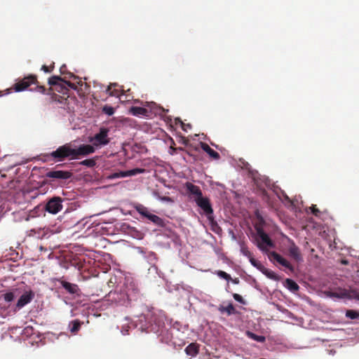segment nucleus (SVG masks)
<instances>
[{
    "instance_id": "f257e3e1",
    "label": "nucleus",
    "mask_w": 359,
    "mask_h": 359,
    "mask_svg": "<svg viewBox=\"0 0 359 359\" xmlns=\"http://www.w3.org/2000/svg\"><path fill=\"white\" fill-rule=\"evenodd\" d=\"M135 293L134 285L131 283H125L119 287H117L114 291H110L105 298L112 305L128 306Z\"/></svg>"
},
{
    "instance_id": "f03ea898",
    "label": "nucleus",
    "mask_w": 359,
    "mask_h": 359,
    "mask_svg": "<svg viewBox=\"0 0 359 359\" xmlns=\"http://www.w3.org/2000/svg\"><path fill=\"white\" fill-rule=\"evenodd\" d=\"M48 156L56 162L62 161L66 158L74 160V148L72 147L71 143H67L60 146L56 150L53 151Z\"/></svg>"
},
{
    "instance_id": "7ed1b4c3",
    "label": "nucleus",
    "mask_w": 359,
    "mask_h": 359,
    "mask_svg": "<svg viewBox=\"0 0 359 359\" xmlns=\"http://www.w3.org/2000/svg\"><path fill=\"white\" fill-rule=\"evenodd\" d=\"M109 131V129L107 128H100L99 133L90 137V142L96 147H101L108 144L110 142V139L108 137Z\"/></svg>"
},
{
    "instance_id": "20e7f679",
    "label": "nucleus",
    "mask_w": 359,
    "mask_h": 359,
    "mask_svg": "<svg viewBox=\"0 0 359 359\" xmlns=\"http://www.w3.org/2000/svg\"><path fill=\"white\" fill-rule=\"evenodd\" d=\"M196 205L203 211L208 219L213 220V209L212 208L210 199L203 196L199 198H194Z\"/></svg>"
},
{
    "instance_id": "39448f33",
    "label": "nucleus",
    "mask_w": 359,
    "mask_h": 359,
    "mask_svg": "<svg viewBox=\"0 0 359 359\" xmlns=\"http://www.w3.org/2000/svg\"><path fill=\"white\" fill-rule=\"evenodd\" d=\"M37 83L36 76L31 74L16 82L13 86V89L15 92H21L26 90L32 84Z\"/></svg>"
},
{
    "instance_id": "423d86ee",
    "label": "nucleus",
    "mask_w": 359,
    "mask_h": 359,
    "mask_svg": "<svg viewBox=\"0 0 359 359\" xmlns=\"http://www.w3.org/2000/svg\"><path fill=\"white\" fill-rule=\"evenodd\" d=\"M62 199L60 197L50 198L46 205V210L51 214H57L62 209Z\"/></svg>"
},
{
    "instance_id": "0eeeda50",
    "label": "nucleus",
    "mask_w": 359,
    "mask_h": 359,
    "mask_svg": "<svg viewBox=\"0 0 359 359\" xmlns=\"http://www.w3.org/2000/svg\"><path fill=\"white\" fill-rule=\"evenodd\" d=\"M257 233L259 238L258 241V248L262 250L265 249V247H273V243L268 234L264 232V231L259 228L257 229Z\"/></svg>"
},
{
    "instance_id": "6e6552de",
    "label": "nucleus",
    "mask_w": 359,
    "mask_h": 359,
    "mask_svg": "<svg viewBox=\"0 0 359 359\" xmlns=\"http://www.w3.org/2000/svg\"><path fill=\"white\" fill-rule=\"evenodd\" d=\"M95 151V146L93 144H81L79 147L74 148L75 159H78L80 156H86L93 154Z\"/></svg>"
},
{
    "instance_id": "1a4fd4ad",
    "label": "nucleus",
    "mask_w": 359,
    "mask_h": 359,
    "mask_svg": "<svg viewBox=\"0 0 359 359\" xmlns=\"http://www.w3.org/2000/svg\"><path fill=\"white\" fill-rule=\"evenodd\" d=\"M269 257L271 259H273L274 261L277 262L280 265L288 269L291 272H294V268L293 267V266L287 259H285L284 257H283L281 255H280L276 252H275V251L271 252L269 255Z\"/></svg>"
},
{
    "instance_id": "9d476101",
    "label": "nucleus",
    "mask_w": 359,
    "mask_h": 359,
    "mask_svg": "<svg viewBox=\"0 0 359 359\" xmlns=\"http://www.w3.org/2000/svg\"><path fill=\"white\" fill-rule=\"evenodd\" d=\"M72 176V172L68 170H50L46 172V177L48 178H55L57 180H68Z\"/></svg>"
},
{
    "instance_id": "9b49d317",
    "label": "nucleus",
    "mask_w": 359,
    "mask_h": 359,
    "mask_svg": "<svg viewBox=\"0 0 359 359\" xmlns=\"http://www.w3.org/2000/svg\"><path fill=\"white\" fill-rule=\"evenodd\" d=\"M57 281L59 282L62 287L66 290L67 292L71 294H79L80 289L78 285L75 283H71L66 280H65L62 278H60L57 279Z\"/></svg>"
},
{
    "instance_id": "f8f14e48",
    "label": "nucleus",
    "mask_w": 359,
    "mask_h": 359,
    "mask_svg": "<svg viewBox=\"0 0 359 359\" xmlns=\"http://www.w3.org/2000/svg\"><path fill=\"white\" fill-rule=\"evenodd\" d=\"M184 187L189 196L194 200V198H199L203 196V193L200 187L191 182H186Z\"/></svg>"
},
{
    "instance_id": "ddd939ff",
    "label": "nucleus",
    "mask_w": 359,
    "mask_h": 359,
    "mask_svg": "<svg viewBox=\"0 0 359 359\" xmlns=\"http://www.w3.org/2000/svg\"><path fill=\"white\" fill-rule=\"evenodd\" d=\"M34 296L35 294L33 291H26L19 298L16 304V307L18 309L24 307L25 305H27V304L30 303L32 301V299L34 298Z\"/></svg>"
},
{
    "instance_id": "4468645a",
    "label": "nucleus",
    "mask_w": 359,
    "mask_h": 359,
    "mask_svg": "<svg viewBox=\"0 0 359 359\" xmlns=\"http://www.w3.org/2000/svg\"><path fill=\"white\" fill-rule=\"evenodd\" d=\"M288 252L290 257L299 262L302 261V257L299 248L295 245L293 241L290 240V245L288 246Z\"/></svg>"
},
{
    "instance_id": "2eb2a0df",
    "label": "nucleus",
    "mask_w": 359,
    "mask_h": 359,
    "mask_svg": "<svg viewBox=\"0 0 359 359\" xmlns=\"http://www.w3.org/2000/svg\"><path fill=\"white\" fill-rule=\"evenodd\" d=\"M144 169L142 168H135L127 171H120L113 173L111 175V178H119L126 177L128 176L136 175L137 174L143 173Z\"/></svg>"
},
{
    "instance_id": "dca6fc26",
    "label": "nucleus",
    "mask_w": 359,
    "mask_h": 359,
    "mask_svg": "<svg viewBox=\"0 0 359 359\" xmlns=\"http://www.w3.org/2000/svg\"><path fill=\"white\" fill-rule=\"evenodd\" d=\"M201 146L202 149L205 151L208 155L215 160H218L220 158V156L218 152L215 151L214 149L210 148V147L204 142L201 143Z\"/></svg>"
},
{
    "instance_id": "f3484780",
    "label": "nucleus",
    "mask_w": 359,
    "mask_h": 359,
    "mask_svg": "<svg viewBox=\"0 0 359 359\" xmlns=\"http://www.w3.org/2000/svg\"><path fill=\"white\" fill-rule=\"evenodd\" d=\"M199 351V346L196 343H191L188 345L185 348V352L188 355H191L192 357L196 356Z\"/></svg>"
},
{
    "instance_id": "a211bd4d",
    "label": "nucleus",
    "mask_w": 359,
    "mask_h": 359,
    "mask_svg": "<svg viewBox=\"0 0 359 359\" xmlns=\"http://www.w3.org/2000/svg\"><path fill=\"white\" fill-rule=\"evenodd\" d=\"M130 112L134 116H147L148 110L140 107H132L130 109Z\"/></svg>"
},
{
    "instance_id": "6ab92c4d",
    "label": "nucleus",
    "mask_w": 359,
    "mask_h": 359,
    "mask_svg": "<svg viewBox=\"0 0 359 359\" xmlns=\"http://www.w3.org/2000/svg\"><path fill=\"white\" fill-rule=\"evenodd\" d=\"M147 218L158 226L165 225L163 219L156 215L150 213Z\"/></svg>"
},
{
    "instance_id": "aec40b11",
    "label": "nucleus",
    "mask_w": 359,
    "mask_h": 359,
    "mask_svg": "<svg viewBox=\"0 0 359 359\" xmlns=\"http://www.w3.org/2000/svg\"><path fill=\"white\" fill-rule=\"evenodd\" d=\"M219 311L221 313H226L228 316H231L232 314H235L237 313L235 307L232 304H229L226 306H221L219 307Z\"/></svg>"
},
{
    "instance_id": "412c9836",
    "label": "nucleus",
    "mask_w": 359,
    "mask_h": 359,
    "mask_svg": "<svg viewBox=\"0 0 359 359\" xmlns=\"http://www.w3.org/2000/svg\"><path fill=\"white\" fill-rule=\"evenodd\" d=\"M285 283V287L291 292H297L299 289L298 284L292 279L287 278Z\"/></svg>"
},
{
    "instance_id": "4be33fe9",
    "label": "nucleus",
    "mask_w": 359,
    "mask_h": 359,
    "mask_svg": "<svg viewBox=\"0 0 359 359\" xmlns=\"http://www.w3.org/2000/svg\"><path fill=\"white\" fill-rule=\"evenodd\" d=\"M261 271L264 275H266L268 278H271L272 280H279L278 276L274 271H273L271 269H268L265 268L264 266H263L262 270H261Z\"/></svg>"
},
{
    "instance_id": "5701e85b",
    "label": "nucleus",
    "mask_w": 359,
    "mask_h": 359,
    "mask_svg": "<svg viewBox=\"0 0 359 359\" xmlns=\"http://www.w3.org/2000/svg\"><path fill=\"white\" fill-rule=\"evenodd\" d=\"M326 295L329 297L339 298V299L345 298V297H348L347 292L346 291H343V292H340L329 291V292H326Z\"/></svg>"
},
{
    "instance_id": "b1692460",
    "label": "nucleus",
    "mask_w": 359,
    "mask_h": 359,
    "mask_svg": "<svg viewBox=\"0 0 359 359\" xmlns=\"http://www.w3.org/2000/svg\"><path fill=\"white\" fill-rule=\"evenodd\" d=\"M82 323L79 320H74L70 323V331L72 333H76L81 328Z\"/></svg>"
},
{
    "instance_id": "393cba45",
    "label": "nucleus",
    "mask_w": 359,
    "mask_h": 359,
    "mask_svg": "<svg viewBox=\"0 0 359 359\" xmlns=\"http://www.w3.org/2000/svg\"><path fill=\"white\" fill-rule=\"evenodd\" d=\"M97 159V156L95 158H89L85 159L79 163L81 165H85L88 168H93L96 165V160Z\"/></svg>"
},
{
    "instance_id": "a878e982",
    "label": "nucleus",
    "mask_w": 359,
    "mask_h": 359,
    "mask_svg": "<svg viewBox=\"0 0 359 359\" xmlns=\"http://www.w3.org/2000/svg\"><path fill=\"white\" fill-rule=\"evenodd\" d=\"M346 317L352 320L357 319L359 318V311L351 309L347 310L346 311Z\"/></svg>"
},
{
    "instance_id": "bb28decb",
    "label": "nucleus",
    "mask_w": 359,
    "mask_h": 359,
    "mask_svg": "<svg viewBox=\"0 0 359 359\" xmlns=\"http://www.w3.org/2000/svg\"><path fill=\"white\" fill-rule=\"evenodd\" d=\"M241 252L248 258L250 257L252 255V253L249 250L248 248L244 243H241Z\"/></svg>"
},
{
    "instance_id": "cd10ccee",
    "label": "nucleus",
    "mask_w": 359,
    "mask_h": 359,
    "mask_svg": "<svg viewBox=\"0 0 359 359\" xmlns=\"http://www.w3.org/2000/svg\"><path fill=\"white\" fill-rule=\"evenodd\" d=\"M64 79H62L60 76H53L48 79V83L50 86H55L57 84L58 81H63Z\"/></svg>"
},
{
    "instance_id": "c85d7f7f",
    "label": "nucleus",
    "mask_w": 359,
    "mask_h": 359,
    "mask_svg": "<svg viewBox=\"0 0 359 359\" xmlns=\"http://www.w3.org/2000/svg\"><path fill=\"white\" fill-rule=\"evenodd\" d=\"M248 259L252 266H254L255 267H256L257 269H258L260 271L262 270V268L264 266L259 262L257 261L253 257L252 255L250 257H249Z\"/></svg>"
},
{
    "instance_id": "c756f323",
    "label": "nucleus",
    "mask_w": 359,
    "mask_h": 359,
    "mask_svg": "<svg viewBox=\"0 0 359 359\" xmlns=\"http://www.w3.org/2000/svg\"><path fill=\"white\" fill-rule=\"evenodd\" d=\"M216 274L221 278H223L226 280H231V278L229 274H228L227 273H226L225 271H216Z\"/></svg>"
},
{
    "instance_id": "7c9ffc66",
    "label": "nucleus",
    "mask_w": 359,
    "mask_h": 359,
    "mask_svg": "<svg viewBox=\"0 0 359 359\" xmlns=\"http://www.w3.org/2000/svg\"><path fill=\"white\" fill-rule=\"evenodd\" d=\"M137 210L141 215L145 217H147V216L150 214L147 208L142 205L137 208Z\"/></svg>"
},
{
    "instance_id": "2f4dec72",
    "label": "nucleus",
    "mask_w": 359,
    "mask_h": 359,
    "mask_svg": "<svg viewBox=\"0 0 359 359\" xmlns=\"http://www.w3.org/2000/svg\"><path fill=\"white\" fill-rule=\"evenodd\" d=\"M116 86V83H111L110 85L108 86V87L107 88V93H108L109 94V95H111V96H118V91L116 90L111 91V87L112 86Z\"/></svg>"
},
{
    "instance_id": "473e14b6",
    "label": "nucleus",
    "mask_w": 359,
    "mask_h": 359,
    "mask_svg": "<svg viewBox=\"0 0 359 359\" xmlns=\"http://www.w3.org/2000/svg\"><path fill=\"white\" fill-rule=\"evenodd\" d=\"M248 334L253 339H255L258 341H264V337H262V336H257L254 333H252V332H248Z\"/></svg>"
},
{
    "instance_id": "72a5a7b5",
    "label": "nucleus",
    "mask_w": 359,
    "mask_h": 359,
    "mask_svg": "<svg viewBox=\"0 0 359 359\" xmlns=\"http://www.w3.org/2000/svg\"><path fill=\"white\" fill-rule=\"evenodd\" d=\"M14 294L12 292H6L4 295V298L6 302H10L13 300L14 299Z\"/></svg>"
},
{
    "instance_id": "f704fd0d",
    "label": "nucleus",
    "mask_w": 359,
    "mask_h": 359,
    "mask_svg": "<svg viewBox=\"0 0 359 359\" xmlns=\"http://www.w3.org/2000/svg\"><path fill=\"white\" fill-rule=\"evenodd\" d=\"M103 111H104L105 114H108V115L111 116V115L114 114V108H113L112 107H110V106H105V107H104V108H103Z\"/></svg>"
},
{
    "instance_id": "c9c22d12",
    "label": "nucleus",
    "mask_w": 359,
    "mask_h": 359,
    "mask_svg": "<svg viewBox=\"0 0 359 359\" xmlns=\"http://www.w3.org/2000/svg\"><path fill=\"white\" fill-rule=\"evenodd\" d=\"M54 69V63L52 65L47 66V65H43L41 67V70L43 71L46 73H50Z\"/></svg>"
},
{
    "instance_id": "e433bc0d",
    "label": "nucleus",
    "mask_w": 359,
    "mask_h": 359,
    "mask_svg": "<svg viewBox=\"0 0 359 359\" xmlns=\"http://www.w3.org/2000/svg\"><path fill=\"white\" fill-rule=\"evenodd\" d=\"M233 297L236 301L238 302L239 303L243 304H245V302L244 301L243 298L240 294L233 293Z\"/></svg>"
},
{
    "instance_id": "4c0bfd02",
    "label": "nucleus",
    "mask_w": 359,
    "mask_h": 359,
    "mask_svg": "<svg viewBox=\"0 0 359 359\" xmlns=\"http://www.w3.org/2000/svg\"><path fill=\"white\" fill-rule=\"evenodd\" d=\"M311 210L313 215H315L316 217L319 216L320 211L318 210L316 205H312L311 207Z\"/></svg>"
},
{
    "instance_id": "58836bf2",
    "label": "nucleus",
    "mask_w": 359,
    "mask_h": 359,
    "mask_svg": "<svg viewBox=\"0 0 359 359\" xmlns=\"http://www.w3.org/2000/svg\"><path fill=\"white\" fill-rule=\"evenodd\" d=\"M34 90H36L41 93H44L46 91L45 87L43 86H40V85H36V86L35 87V88Z\"/></svg>"
},
{
    "instance_id": "ea45409f",
    "label": "nucleus",
    "mask_w": 359,
    "mask_h": 359,
    "mask_svg": "<svg viewBox=\"0 0 359 359\" xmlns=\"http://www.w3.org/2000/svg\"><path fill=\"white\" fill-rule=\"evenodd\" d=\"M161 200L162 201H165V202H169V203L173 202V200L170 197H168V196H163L161 198Z\"/></svg>"
},
{
    "instance_id": "a19ab883",
    "label": "nucleus",
    "mask_w": 359,
    "mask_h": 359,
    "mask_svg": "<svg viewBox=\"0 0 359 359\" xmlns=\"http://www.w3.org/2000/svg\"><path fill=\"white\" fill-rule=\"evenodd\" d=\"M69 87L72 89H76V86L74 83H71L70 81H63Z\"/></svg>"
},
{
    "instance_id": "79ce46f5",
    "label": "nucleus",
    "mask_w": 359,
    "mask_h": 359,
    "mask_svg": "<svg viewBox=\"0 0 359 359\" xmlns=\"http://www.w3.org/2000/svg\"><path fill=\"white\" fill-rule=\"evenodd\" d=\"M352 294H353L352 297L353 299H355L356 300H359V292L353 291Z\"/></svg>"
},
{
    "instance_id": "37998d69",
    "label": "nucleus",
    "mask_w": 359,
    "mask_h": 359,
    "mask_svg": "<svg viewBox=\"0 0 359 359\" xmlns=\"http://www.w3.org/2000/svg\"><path fill=\"white\" fill-rule=\"evenodd\" d=\"M68 74H69V77L68 78H69V79H77V76H76L75 75H74L72 73H69Z\"/></svg>"
},
{
    "instance_id": "c03bdc74",
    "label": "nucleus",
    "mask_w": 359,
    "mask_h": 359,
    "mask_svg": "<svg viewBox=\"0 0 359 359\" xmlns=\"http://www.w3.org/2000/svg\"><path fill=\"white\" fill-rule=\"evenodd\" d=\"M181 123H182V129L184 130H186V128H184L185 125L182 122V121H180V119H177Z\"/></svg>"
},
{
    "instance_id": "a18cd8bd",
    "label": "nucleus",
    "mask_w": 359,
    "mask_h": 359,
    "mask_svg": "<svg viewBox=\"0 0 359 359\" xmlns=\"http://www.w3.org/2000/svg\"><path fill=\"white\" fill-rule=\"evenodd\" d=\"M231 280H232V281H233V283H235V284H238V283H239V280H238V278H236V279H234V280H232V279H231Z\"/></svg>"
},
{
    "instance_id": "49530a36",
    "label": "nucleus",
    "mask_w": 359,
    "mask_h": 359,
    "mask_svg": "<svg viewBox=\"0 0 359 359\" xmlns=\"http://www.w3.org/2000/svg\"><path fill=\"white\" fill-rule=\"evenodd\" d=\"M170 149H172V150H173V151L176 150V149H175V147H173L172 146H171V147H170Z\"/></svg>"
},
{
    "instance_id": "de8ad7c7",
    "label": "nucleus",
    "mask_w": 359,
    "mask_h": 359,
    "mask_svg": "<svg viewBox=\"0 0 359 359\" xmlns=\"http://www.w3.org/2000/svg\"><path fill=\"white\" fill-rule=\"evenodd\" d=\"M188 127H191L190 124H188L187 126H186V128H188Z\"/></svg>"
},
{
    "instance_id": "09e8293b",
    "label": "nucleus",
    "mask_w": 359,
    "mask_h": 359,
    "mask_svg": "<svg viewBox=\"0 0 359 359\" xmlns=\"http://www.w3.org/2000/svg\"><path fill=\"white\" fill-rule=\"evenodd\" d=\"M188 127H191L190 124H188L187 126H186V128H188Z\"/></svg>"
}]
</instances>
